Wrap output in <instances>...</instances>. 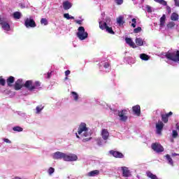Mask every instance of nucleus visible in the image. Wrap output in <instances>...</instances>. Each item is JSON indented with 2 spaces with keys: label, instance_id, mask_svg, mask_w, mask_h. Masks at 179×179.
<instances>
[{
  "label": "nucleus",
  "instance_id": "obj_1",
  "mask_svg": "<svg viewBox=\"0 0 179 179\" xmlns=\"http://www.w3.org/2000/svg\"><path fill=\"white\" fill-rule=\"evenodd\" d=\"M91 134L89 131V128L86 127V123H81L78 127V133H76V136L78 139H82V138H90Z\"/></svg>",
  "mask_w": 179,
  "mask_h": 179
},
{
  "label": "nucleus",
  "instance_id": "obj_2",
  "mask_svg": "<svg viewBox=\"0 0 179 179\" xmlns=\"http://www.w3.org/2000/svg\"><path fill=\"white\" fill-rule=\"evenodd\" d=\"M24 86L26 89L29 90V92H38V90L43 89L40 81H33L31 80H27L24 84Z\"/></svg>",
  "mask_w": 179,
  "mask_h": 179
},
{
  "label": "nucleus",
  "instance_id": "obj_3",
  "mask_svg": "<svg viewBox=\"0 0 179 179\" xmlns=\"http://www.w3.org/2000/svg\"><path fill=\"white\" fill-rule=\"evenodd\" d=\"M114 114L117 115V119L122 122H125L128 120V110H115Z\"/></svg>",
  "mask_w": 179,
  "mask_h": 179
},
{
  "label": "nucleus",
  "instance_id": "obj_4",
  "mask_svg": "<svg viewBox=\"0 0 179 179\" xmlns=\"http://www.w3.org/2000/svg\"><path fill=\"white\" fill-rule=\"evenodd\" d=\"M76 36L79 40L81 41H83V40H86L89 37V34H87V31L85 30V27H80L78 29V31L76 33Z\"/></svg>",
  "mask_w": 179,
  "mask_h": 179
},
{
  "label": "nucleus",
  "instance_id": "obj_5",
  "mask_svg": "<svg viewBox=\"0 0 179 179\" xmlns=\"http://www.w3.org/2000/svg\"><path fill=\"white\" fill-rule=\"evenodd\" d=\"M165 57L167 58V59L174 61V62H179V51H169L168 52L165 53Z\"/></svg>",
  "mask_w": 179,
  "mask_h": 179
},
{
  "label": "nucleus",
  "instance_id": "obj_6",
  "mask_svg": "<svg viewBox=\"0 0 179 179\" xmlns=\"http://www.w3.org/2000/svg\"><path fill=\"white\" fill-rule=\"evenodd\" d=\"M24 26L27 29L34 28L37 26L33 16H29L25 19Z\"/></svg>",
  "mask_w": 179,
  "mask_h": 179
},
{
  "label": "nucleus",
  "instance_id": "obj_7",
  "mask_svg": "<svg viewBox=\"0 0 179 179\" xmlns=\"http://www.w3.org/2000/svg\"><path fill=\"white\" fill-rule=\"evenodd\" d=\"M0 25L1 26V29L4 30V31H10V25L8 22V20L5 17H0Z\"/></svg>",
  "mask_w": 179,
  "mask_h": 179
},
{
  "label": "nucleus",
  "instance_id": "obj_8",
  "mask_svg": "<svg viewBox=\"0 0 179 179\" xmlns=\"http://www.w3.org/2000/svg\"><path fill=\"white\" fill-rule=\"evenodd\" d=\"M99 27L101 30L106 29V27H108L113 24L111 22V19L110 17H107L104 21H99Z\"/></svg>",
  "mask_w": 179,
  "mask_h": 179
},
{
  "label": "nucleus",
  "instance_id": "obj_9",
  "mask_svg": "<svg viewBox=\"0 0 179 179\" xmlns=\"http://www.w3.org/2000/svg\"><path fill=\"white\" fill-rule=\"evenodd\" d=\"M99 69L103 72H110V63L107 61H103L99 64Z\"/></svg>",
  "mask_w": 179,
  "mask_h": 179
},
{
  "label": "nucleus",
  "instance_id": "obj_10",
  "mask_svg": "<svg viewBox=\"0 0 179 179\" xmlns=\"http://www.w3.org/2000/svg\"><path fill=\"white\" fill-rule=\"evenodd\" d=\"M151 148L152 150H154V152H156L157 153H162V152H164V148L159 143H152Z\"/></svg>",
  "mask_w": 179,
  "mask_h": 179
},
{
  "label": "nucleus",
  "instance_id": "obj_11",
  "mask_svg": "<svg viewBox=\"0 0 179 179\" xmlns=\"http://www.w3.org/2000/svg\"><path fill=\"white\" fill-rule=\"evenodd\" d=\"M78 156L75 154L64 153V162H76Z\"/></svg>",
  "mask_w": 179,
  "mask_h": 179
},
{
  "label": "nucleus",
  "instance_id": "obj_12",
  "mask_svg": "<svg viewBox=\"0 0 179 179\" xmlns=\"http://www.w3.org/2000/svg\"><path fill=\"white\" fill-rule=\"evenodd\" d=\"M52 158L55 159H63L64 160L65 159V153L61 152H56L52 154Z\"/></svg>",
  "mask_w": 179,
  "mask_h": 179
},
{
  "label": "nucleus",
  "instance_id": "obj_13",
  "mask_svg": "<svg viewBox=\"0 0 179 179\" xmlns=\"http://www.w3.org/2000/svg\"><path fill=\"white\" fill-rule=\"evenodd\" d=\"M23 87V80L18 79L14 85L15 90H20Z\"/></svg>",
  "mask_w": 179,
  "mask_h": 179
},
{
  "label": "nucleus",
  "instance_id": "obj_14",
  "mask_svg": "<svg viewBox=\"0 0 179 179\" xmlns=\"http://www.w3.org/2000/svg\"><path fill=\"white\" fill-rule=\"evenodd\" d=\"M163 127H164V124H163V122H158L156 124L157 134L158 135L162 134V131L163 130Z\"/></svg>",
  "mask_w": 179,
  "mask_h": 179
},
{
  "label": "nucleus",
  "instance_id": "obj_15",
  "mask_svg": "<svg viewBox=\"0 0 179 179\" xmlns=\"http://www.w3.org/2000/svg\"><path fill=\"white\" fill-rule=\"evenodd\" d=\"M110 154L112 155L113 157L118 159H122V157H124V155L118 151L110 150Z\"/></svg>",
  "mask_w": 179,
  "mask_h": 179
},
{
  "label": "nucleus",
  "instance_id": "obj_16",
  "mask_svg": "<svg viewBox=\"0 0 179 179\" xmlns=\"http://www.w3.org/2000/svg\"><path fill=\"white\" fill-rule=\"evenodd\" d=\"M101 135L103 141H107V139H108V136H110V133H108V131H107V129H103Z\"/></svg>",
  "mask_w": 179,
  "mask_h": 179
},
{
  "label": "nucleus",
  "instance_id": "obj_17",
  "mask_svg": "<svg viewBox=\"0 0 179 179\" xmlns=\"http://www.w3.org/2000/svg\"><path fill=\"white\" fill-rule=\"evenodd\" d=\"M122 176L123 177H131V172L127 167H122Z\"/></svg>",
  "mask_w": 179,
  "mask_h": 179
},
{
  "label": "nucleus",
  "instance_id": "obj_18",
  "mask_svg": "<svg viewBox=\"0 0 179 179\" xmlns=\"http://www.w3.org/2000/svg\"><path fill=\"white\" fill-rule=\"evenodd\" d=\"M125 41L128 44V45H129V47H131L132 48H136V45L135 44L134 41H132V38H126Z\"/></svg>",
  "mask_w": 179,
  "mask_h": 179
},
{
  "label": "nucleus",
  "instance_id": "obj_19",
  "mask_svg": "<svg viewBox=\"0 0 179 179\" xmlns=\"http://www.w3.org/2000/svg\"><path fill=\"white\" fill-rule=\"evenodd\" d=\"M133 112L136 115H141V106L139 105L133 106Z\"/></svg>",
  "mask_w": 179,
  "mask_h": 179
},
{
  "label": "nucleus",
  "instance_id": "obj_20",
  "mask_svg": "<svg viewBox=\"0 0 179 179\" xmlns=\"http://www.w3.org/2000/svg\"><path fill=\"white\" fill-rule=\"evenodd\" d=\"M100 174V171L99 170H94L89 172L87 176L88 177H96V176H99Z\"/></svg>",
  "mask_w": 179,
  "mask_h": 179
},
{
  "label": "nucleus",
  "instance_id": "obj_21",
  "mask_svg": "<svg viewBox=\"0 0 179 179\" xmlns=\"http://www.w3.org/2000/svg\"><path fill=\"white\" fill-rule=\"evenodd\" d=\"M166 24V15H163L162 17L160 18V29H163Z\"/></svg>",
  "mask_w": 179,
  "mask_h": 179
},
{
  "label": "nucleus",
  "instance_id": "obj_22",
  "mask_svg": "<svg viewBox=\"0 0 179 179\" xmlns=\"http://www.w3.org/2000/svg\"><path fill=\"white\" fill-rule=\"evenodd\" d=\"M63 8L65 10H68V9H71V8H72V3L69 1H64L63 3Z\"/></svg>",
  "mask_w": 179,
  "mask_h": 179
},
{
  "label": "nucleus",
  "instance_id": "obj_23",
  "mask_svg": "<svg viewBox=\"0 0 179 179\" xmlns=\"http://www.w3.org/2000/svg\"><path fill=\"white\" fill-rule=\"evenodd\" d=\"M71 99L74 100V101H79L80 97H79V94L75 92H71Z\"/></svg>",
  "mask_w": 179,
  "mask_h": 179
},
{
  "label": "nucleus",
  "instance_id": "obj_24",
  "mask_svg": "<svg viewBox=\"0 0 179 179\" xmlns=\"http://www.w3.org/2000/svg\"><path fill=\"white\" fill-rule=\"evenodd\" d=\"M135 41H136V44L137 45H139L140 47L143 45V44H145V40L142 39V38H136Z\"/></svg>",
  "mask_w": 179,
  "mask_h": 179
},
{
  "label": "nucleus",
  "instance_id": "obj_25",
  "mask_svg": "<svg viewBox=\"0 0 179 179\" xmlns=\"http://www.w3.org/2000/svg\"><path fill=\"white\" fill-rule=\"evenodd\" d=\"M140 58L141 59H142V61H149L150 57H149V55L145 54V53H142L140 54Z\"/></svg>",
  "mask_w": 179,
  "mask_h": 179
},
{
  "label": "nucleus",
  "instance_id": "obj_26",
  "mask_svg": "<svg viewBox=\"0 0 179 179\" xmlns=\"http://www.w3.org/2000/svg\"><path fill=\"white\" fill-rule=\"evenodd\" d=\"M14 82H15V77L10 76L7 79V85H8V86L12 87V83H13Z\"/></svg>",
  "mask_w": 179,
  "mask_h": 179
},
{
  "label": "nucleus",
  "instance_id": "obj_27",
  "mask_svg": "<svg viewBox=\"0 0 179 179\" xmlns=\"http://www.w3.org/2000/svg\"><path fill=\"white\" fill-rule=\"evenodd\" d=\"M13 17L14 19H20V17H22V13L17 11L13 13Z\"/></svg>",
  "mask_w": 179,
  "mask_h": 179
},
{
  "label": "nucleus",
  "instance_id": "obj_28",
  "mask_svg": "<svg viewBox=\"0 0 179 179\" xmlns=\"http://www.w3.org/2000/svg\"><path fill=\"white\" fill-rule=\"evenodd\" d=\"M166 159L169 164H170L171 166H173L174 162H173V159H171V157H170L169 155H166Z\"/></svg>",
  "mask_w": 179,
  "mask_h": 179
},
{
  "label": "nucleus",
  "instance_id": "obj_29",
  "mask_svg": "<svg viewBox=\"0 0 179 179\" xmlns=\"http://www.w3.org/2000/svg\"><path fill=\"white\" fill-rule=\"evenodd\" d=\"M117 23L119 25L124 24V17L122 16H120L117 18Z\"/></svg>",
  "mask_w": 179,
  "mask_h": 179
},
{
  "label": "nucleus",
  "instance_id": "obj_30",
  "mask_svg": "<svg viewBox=\"0 0 179 179\" xmlns=\"http://www.w3.org/2000/svg\"><path fill=\"white\" fill-rule=\"evenodd\" d=\"M44 108V106L43 105H39L36 106V114H40L41 111H43V109Z\"/></svg>",
  "mask_w": 179,
  "mask_h": 179
},
{
  "label": "nucleus",
  "instance_id": "obj_31",
  "mask_svg": "<svg viewBox=\"0 0 179 179\" xmlns=\"http://www.w3.org/2000/svg\"><path fill=\"white\" fill-rule=\"evenodd\" d=\"M157 3H160V5H163V6H166L167 5V1L164 0H154Z\"/></svg>",
  "mask_w": 179,
  "mask_h": 179
},
{
  "label": "nucleus",
  "instance_id": "obj_32",
  "mask_svg": "<svg viewBox=\"0 0 179 179\" xmlns=\"http://www.w3.org/2000/svg\"><path fill=\"white\" fill-rule=\"evenodd\" d=\"M171 19L173 21L178 20V14L173 13L171 15Z\"/></svg>",
  "mask_w": 179,
  "mask_h": 179
},
{
  "label": "nucleus",
  "instance_id": "obj_33",
  "mask_svg": "<svg viewBox=\"0 0 179 179\" xmlns=\"http://www.w3.org/2000/svg\"><path fill=\"white\" fill-rule=\"evenodd\" d=\"M106 31H107V33H109V34H114V31H113V28L110 27H106L105 28Z\"/></svg>",
  "mask_w": 179,
  "mask_h": 179
},
{
  "label": "nucleus",
  "instance_id": "obj_34",
  "mask_svg": "<svg viewBox=\"0 0 179 179\" xmlns=\"http://www.w3.org/2000/svg\"><path fill=\"white\" fill-rule=\"evenodd\" d=\"M64 17H65V19H67V20H69L71 19H75V17L72 15H70L69 13L64 14Z\"/></svg>",
  "mask_w": 179,
  "mask_h": 179
},
{
  "label": "nucleus",
  "instance_id": "obj_35",
  "mask_svg": "<svg viewBox=\"0 0 179 179\" xmlns=\"http://www.w3.org/2000/svg\"><path fill=\"white\" fill-rule=\"evenodd\" d=\"M162 121L165 124L169 122V117L165 114L162 115Z\"/></svg>",
  "mask_w": 179,
  "mask_h": 179
},
{
  "label": "nucleus",
  "instance_id": "obj_36",
  "mask_svg": "<svg viewBox=\"0 0 179 179\" xmlns=\"http://www.w3.org/2000/svg\"><path fill=\"white\" fill-rule=\"evenodd\" d=\"M13 131H15V132H22V131H23V128L20 127H15L13 128Z\"/></svg>",
  "mask_w": 179,
  "mask_h": 179
},
{
  "label": "nucleus",
  "instance_id": "obj_37",
  "mask_svg": "<svg viewBox=\"0 0 179 179\" xmlns=\"http://www.w3.org/2000/svg\"><path fill=\"white\" fill-rule=\"evenodd\" d=\"M41 24H44V26H47V24H48V21L45 18H42L41 20Z\"/></svg>",
  "mask_w": 179,
  "mask_h": 179
},
{
  "label": "nucleus",
  "instance_id": "obj_38",
  "mask_svg": "<svg viewBox=\"0 0 179 179\" xmlns=\"http://www.w3.org/2000/svg\"><path fill=\"white\" fill-rule=\"evenodd\" d=\"M174 26H176V23H174V22H170L167 24L168 29H173V28L174 27Z\"/></svg>",
  "mask_w": 179,
  "mask_h": 179
},
{
  "label": "nucleus",
  "instance_id": "obj_39",
  "mask_svg": "<svg viewBox=\"0 0 179 179\" xmlns=\"http://www.w3.org/2000/svg\"><path fill=\"white\" fill-rule=\"evenodd\" d=\"M54 171H55V169L52 167L49 168L48 173L50 176H51V174H54Z\"/></svg>",
  "mask_w": 179,
  "mask_h": 179
},
{
  "label": "nucleus",
  "instance_id": "obj_40",
  "mask_svg": "<svg viewBox=\"0 0 179 179\" xmlns=\"http://www.w3.org/2000/svg\"><path fill=\"white\" fill-rule=\"evenodd\" d=\"M145 8L147 12H148V13H152V7H150V6H147Z\"/></svg>",
  "mask_w": 179,
  "mask_h": 179
},
{
  "label": "nucleus",
  "instance_id": "obj_41",
  "mask_svg": "<svg viewBox=\"0 0 179 179\" xmlns=\"http://www.w3.org/2000/svg\"><path fill=\"white\" fill-rule=\"evenodd\" d=\"M5 79L2 78V77H0V85H1V86H5Z\"/></svg>",
  "mask_w": 179,
  "mask_h": 179
},
{
  "label": "nucleus",
  "instance_id": "obj_42",
  "mask_svg": "<svg viewBox=\"0 0 179 179\" xmlns=\"http://www.w3.org/2000/svg\"><path fill=\"white\" fill-rule=\"evenodd\" d=\"M115 2L117 3V5H122L124 0H115Z\"/></svg>",
  "mask_w": 179,
  "mask_h": 179
},
{
  "label": "nucleus",
  "instance_id": "obj_43",
  "mask_svg": "<svg viewBox=\"0 0 179 179\" xmlns=\"http://www.w3.org/2000/svg\"><path fill=\"white\" fill-rule=\"evenodd\" d=\"M178 136V133L177 132V131L173 130V134H172V136H173V138H177Z\"/></svg>",
  "mask_w": 179,
  "mask_h": 179
},
{
  "label": "nucleus",
  "instance_id": "obj_44",
  "mask_svg": "<svg viewBox=\"0 0 179 179\" xmlns=\"http://www.w3.org/2000/svg\"><path fill=\"white\" fill-rule=\"evenodd\" d=\"M141 30H142V28L138 27L134 29V33H139V31H141Z\"/></svg>",
  "mask_w": 179,
  "mask_h": 179
},
{
  "label": "nucleus",
  "instance_id": "obj_45",
  "mask_svg": "<svg viewBox=\"0 0 179 179\" xmlns=\"http://www.w3.org/2000/svg\"><path fill=\"white\" fill-rule=\"evenodd\" d=\"M3 142H5L6 143H12V141H10V140H9L8 138H3Z\"/></svg>",
  "mask_w": 179,
  "mask_h": 179
},
{
  "label": "nucleus",
  "instance_id": "obj_46",
  "mask_svg": "<svg viewBox=\"0 0 179 179\" xmlns=\"http://www.w3.org/2000/svg\"><path fill=\"white\" fill-rule=\"evenodd\" d=\"M45 78L50 79V78H51V72H48L47 74H45Z\"/></svg>",
  "mask_w": 179,
  "mask_h": 179
},
{
  "label": "nucleus",
  "instance_id": "obj_47",
  "mask_svg": "<svg viewBox=\"0 0 179 179\" xmlns=\"http://www.w3.org/2000/svg\"><path fill=\"white\" fill-rule=\"evenodd\" d=\"M65 76H68L69 75H71V71L67 70L64 72Z\"/></svg>",
  "mask_w": 179,
  "mask_h": 179
},
{
  "label": "nucleus",
  "instance_id": "obj_48",
  "mask_svg": "<svg viewBox=\"0 0 179 179\" xmlns=\"http://www.w3.org/2000/svg\"><path fill=\"white\" fill-rule=\"evenodd\" d=\"M90 140V138H83V142H89Z\"/></svg>",
  "mask_w": 179,
  "mask_h": 179
},
{
  "label": "nucleus",
  "instance_id": "obj_49",
  "mask_svg": "<svg viewBox=\"0 0 179 179\" xmlns=\"http://www.w3.org/2000/svg\"><path fill=\"white\" fill-rule=\"evenodd\" d=\"M176 6H179V0H175Z\"/></svg>",
  "mask_w": 179,
  "mask_h": 179
},
{
  "label": "nucleus",
  "instance_id": "obj_50",
  "mask_svg": "<svg viewBox=\"0 0 179 179\" xmlns=\"http://www.w3.org/2000/svg\"><path fill=\"white\" fill-rule=\"evenodd\" d=\"M76 23H78V24H82V20H76Z\"/></svg>",
  "mask_w": 179,
  "mask_h": 179
},
{
  "label": "nucleus",
  "instance_id": "obj_51",
  "mask_svg": "<svg viewBox=\"0 0 179 179\" xmlns=\"http://www.w3.org/2000/svg\"><path fill=\"white\" fill-rule=\"evenodd\" d=\"M167 117H170V115H173V112H169L168 114H165Z\"/></svg>",
  "mask_w": 179,
  "mask_h": 179
},
{
  "label": "nucleus",
  "instance_id": "obj_52",
  "mask_svg": "<svg viewBox=\"0 0 179 179\" xmlns=\"http://www.w3.org/2000/svg\"><path fill=\"white\" fill-rule=\"evenodd\" d=\"M131 27H136V23L132 22Z\"/></svg>",
  "mask_w": 179,
  "mask_h": 179
},
{
  "label": "nucleus",
  "instance_id": "obj_53",
  "mask_svg": "<svg viewBox=\"0 0 179 179\" xmlns=\"http://www.w3.org/2000/svg\"><path fill=\"white\" fill-rule=\"evenodd\" d=\"M131 22H132V23H136V19L133 18Z\"/></svg>",
  "mask_w": 179,
  "mask_h": 179
},
{
  "label": "nucleus",
  "instance_id": "obj_54",
  "mask_svg": "<svg viewBox=\"0 0 179 179\" xmlns=\"http://www.w3.org/2000/svg\"><path fill=\"white\" fill-rule=\"evenodd\" d=\"M176 128H177V129H178V131H179V122L176 124Z\"/></svg>",
  "mask_w": 179,
  "mask_h": 179
},
{
  "label": "nucleus",
  "instance_id": "obj_55",
  "mask_svg": "<svg viewBox=\"0 0 179 179\" xmlns=\"http://www.w3.org/2000/svg\"><path fill=\"white\" fill-rule=\"evenodd\" d=\"M64 80H68V76H66V77L64 78Z\"/></svg>",
  "mask_w": 179,
  "mask_h": 179
},
{
  "label": "nucleus",
  "instance_id": "obj_56",
  "mask_svg": "<svg viewBox=\"0 0 179 179\" xmlns=\"http://www.w3.org/2000/svg\"><path fill=\"white\" fill-rule=\"evenodd\" d=\"M173 156H179L178 154H174Z\"/></svg>",
  "mask_w": 179,
  "mask_h": 179
},
{
  "label": "nucleus",
  "instance_id": "obj_57",
  "mask_svg": "<svg viewBox=\"0 0 179 179\" xmlns=\"http://www.w3.org/2000/svg\"><path fill=\"white\" fill-rule=\"evenodd\" d=\"M15 179H20L19 177H15Z\"/></svg>",
  "mask_w": 179,
  "mask_h": 179
},
{
  "label": "nucleus",
  "instance_id": "obj_58",
  "mask_svg": "<svg viewBox=\"0 0 179 179\" xmlns=\"http://www.w3.org/2000/svg\"><path fill=\"white\" fill-rule=\"evenodd\" d=\"M99 145H103V143H98Z\"/></svg>",
  "mask_w": 179,
  "mask_h": 179
}]
</instances>
